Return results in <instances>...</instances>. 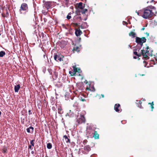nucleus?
<instances>
[{
	"label": "nucleus",
	"mask_w": 157,
	"mask_h": 157,
	"mask_svg": "<svg viewBox=\"0 0 157 157\" xmlns=\"http://www.w3.org/2000/svg\"><path fill=\"white\" fill-rule=\"evenodd\" d=\"M1 114V112L0 111V115Z\"/></svg>",
	"instance_id": "680f3d73"
},
{
	"label": "nucleus",
	"mask_w": 157,
	"mask_h": 157,
	"mask_svg": "<svg viewBox=\"0 0 157 157\" xmlns=\"http://www.w3.org/2000/svg\"><path fill=\"white\" fill-rule=\"evenodd\" d=\"M149 49V48L148 47V46H147L146 48V51L144 49H142L141 50V53L143 55V58L146 59H148L149 58V57L148 56V55L152 56V54H150L149 53V50H148Z\"/></svg>",
	"instance_id": "f03ea898"
},
{
	"label": "nucleus",
	"mask_w": 157,
	"mask_h": 157,
	"mask_svg": "<svg viewBox=\"0 0 157 157\" xmlns=\"http://www.w3.org/2000/svg\"><path fill=\"white\" fill-rule=\"evenodd\" d=\"M47 148L48 149H51L52 147V145L51 143H48L47 145Z\"/></svg>",
	"instance_id": "a878e982"
},
{
	"label": "nucleus",
	"mask_w": 157,
	"mask_h": 157,
	"mask_svg": "<svg viewBox=\"0 0 157 157\" xmlns=\"http://www.w3.org/2000/svg\"><path fill=\"white\" fill-rule=\"evenodd\" d=\"M151 61H153V62H154V60H151Z\"/></svg>",
	"instance_id": "e2e57ef3"
},
{
	"label": "nucleus",
	"mask_w": 157,
	"mask_h": 157,
	"mask_svg": "<svg viewBox=\"0 0 157 157\" xmlns=\"http://www.w3.org/2000/svg\"><path fill=\"white\" fill-rule=\"evenodd\" d=\"M129 36H130L132 37V38H134L136 37V33L133 32H131L129 33Z\"/></svg>",
	"instance_id": "aec40b11"
},
{
	"label": "nucleus",
	"mask_w": 157,
	"mask_h": 157,
	"mask_svg": "<svg viewBox=\"0 0 157 157\" xmlns=\"http://www.w3.org/2000/svg\"><path fill=\"white\" fill-rule=\"evenodd\" d=\"M33 130L34 128L32 126H30L26 129L27 132L28 133H32L33 132Z\"/></svg>",
	"instance_id": "4468645a"
},
{
	"label": "nucleus",
	"mask_w": 157,
	"mask_h": 157,
	"mask_svg": "<svg viewBox=\"0 0 157 157\" xmlns=\"http://www.w3.org/2000/svg\"><path fill=\"white\" fill-rule=\"evenodd\" d=\"M82 33V31L80 30L79 28L75 29V34L77 36H80Z\"/></svg>",
	"instance_id": "6e6552de"
},
{
	"label": "nucleus",
	"mask_w": 157,
	"mask_h": 157,
	"mask_svg": "<svg viewBox=\"0 0 157 157\" xmlns=\"http://www.w3.org/2000/svg\"><path fill=\"white\" fill-rule=\"evenodd\" d=\"M81 39V38L80 37H79V41Z\"/></svg>",
	"instance_id": "4d7b16f0"
},
{
	"label": "nucleus",
	"mask_w": 157,
	"mask_h": 157,
	"mask_svg": "<svg viewBox=\"0 0 157 157\" xmlns=\"http://www.w3.org/2000/svg\"><path fill=\"white\" fill-rule=\"evenodd\" d=\"M80 100L82 101H86V100H85L84 98H81L80 99Z\"/></svg>",
	"instance_id": "4c0bfd02"
},
{
	"label": "nucleus",
	"mask_w": 157,
	"mask_h": 157,
	"mask_svg": "<svg viewBox=\"0 0 157 157\" xmlns=\"http://www.w3.org/2000/svg\"><path fill=\"white\" fill-rule=\"evenodd\" d=\"M44 13H45L44 14L45 15H46V14L47 13V12H44Z\"/></svg>",
	"instance_id": "864d4df0"
},
{
	"label": "nucleus",
	"mask_w": 157,
	"mask_h": 157,
	"mask_svg": "<svg viewBox=\"0 0 157 157\" xmlns=\"http://www.w3.org/2000/svg\"><path fill=\"white\" fill-rule=\"evenodd\" d=\"M44 8L48 10L52 6V2L49 1H43Z\"/></svg>",
	"instance_id": "20e7f679"
},
{
	"label": "nucleus",
	"mask_w": 157,
	"mask_h": 157,
	"mask_svg": "<svg viewBox=\"0 0 157 157\" xmlns=\"http://www.w3.org/2000/svg\"><path fill=\"white\" fill-rule=\"evenodd\" d=\"M41 36H42V38H43V37H44V34L43 33H41Z\"/></svg>",
	"instance_id": "37998d69"
},
{
	"label": "nucleus",
	"mask_w": 157,
	"mask_h": 157,
	"mask_svg": "<svg viewBox=\"0 0 157 157\" xmlns=\"http://www.w3.org/2000/svg\"><path fill=\"white\" fill-rule=\"evenodd\" d=\"M138 15L141 16L144 18L149 19L153 16H156L157 11L156 8L154 6H148L138 12L136 11Z\"/></svg>",
	"instance_id": "f257e3e1"
},
{
	"label": "nucleus",
	"mask_w": 157,
	"mask_h": 157,
	"mask_svg": "<svg viewBox=\"0 0 157 157\" xmlns=\"http://www.w3.org/2000/svg\"><path fill=\"white\" fill-rule=\"evenodd\" d=\"M93 134V137L95 139H98L99 138V134L97 131L94 130Z\"/></svg>",
	"instance_id": "9b49d317"
},
{
	"label": "nucleus",
	"mask_w": 157,
	"mask_h": 157,
	"mask_svg": "<svg viewBox=\"0 0 157 157\" xmlns=\"http://www.w3.org/2000/svg\"><path fill=\"white\" fill-rule=\"evenodd\" d=\"M114 109L116 112H121L122 110L120 107V105L119 104H116L115 105Z\"/></svg>",
	"instance_id": "0eeeda50"
},
{
	"label": "nucleus",
	"mask_w": 157,
	"mask_h": 157,
	"mask_svg": "<svg viewBox=\"0 0 157 157\" xmlns=\"http://www.w3.org/2000/svg\"><path fill=\"white\" fill-rule=\"evenodd\" d=\"M156 62H157V60L156 59Z\"/></svg>",
	"instance_id": "0e129e2a"
},
{
	"label": "nucleus",
	"mask_w": 157,
	"mask_h": 157,
	"mask_svg": "<svg viewBox=\"0 0 157 157\" xmlns=\"http://www.w3.org/2000/svg\"><path fill=\"white\" fill-rule=\"evenodd\" d=\"M73 53H75V52H79L80 51V48L79 47L75 46L72 50Z\"/></svg>",
	"instance_id": "2eb2a0df"
},
{
	"label": "nucleus",
	"mask_w": 157,
	"mask_h": 157,
	"mask_svg": "<svg viewBox=\"0 0 157 157\" xmlns=\"http://www.w3.org/2000/svg\"><path fill=\"white\" fill-rule=\"evenodd\" d=\"M145 34L147 35V36H148L149 35V33H148L147 32H146L145 33Z\"/></svg>",
	"instance_id": "c03bdc74"
},
{
	"label": "nucleus",
	"mask_w": 157,
	"mask_h": 157,
	"mask_svg": "<svg viewBox=\"0 0 157 157\" xmlns=\"http://www.w3.org/2000/svg\"><path fill=\"white\" fill-rule=\"evenodd\" d=\"M87 17H86L84 18V21H86L87 20Z\"/></svg>",
	"instance_id": "09e8293b"
},
{
	"label": "nucleus",
	"mask_w": 157,
	"mask_h": 157,
	"mask_svg": "<svg viewBox=\"0 0 157 157\" xmlns=\"http://www.w3.org/2000/svg\"><path fill=\"white\" fill-rule=\"evenodd\" d=\"M92 90H91L90 88H88V87H86V90H91L92 91H93V92H94L95 91V88H94V87H93L92 88Z\"/></svg>",
	"instance_id": "cd10ccee"
},
{
	"label": "nucleus",
	"mask_w": 157,
	"mask_h": 157,
	"mask_svg": "<svg viewBox=\"0 0 157 157\" xmlns=\"http://www.w3.org/2000/svg\"><path fill=\"white\" fill-rule=\"evenodd\" d=\"M84 150L87 152H89L91 150V148L90 146L87 145L84 147Z\"/></svg>",
	"instance_id": "6ab92c4d"
},
{
	"label": "nucleus",
	"mask_w": 157,
	"mask_h": 157,
	"mask_svg": "<svg viewBox=\"0 0 157 157\" xmlns=\"http://www.w3.org/2000/svg\"><path fill=\"white\" fill-rule=\"evenodd\" d=\"M29 148H30L31 149H33V148H31V145H30L29 146Z\"/></svg>",
	"instance_id": "a18cd8bd"
},
{
	"label": "nucleus",
	"mask_w": 157,
	"mask_h": 157,
	"mask_svg": "<svg viewBox=\"0 0 157 157\" xmlns=\"http://www.w3.org/2000/svg\"><path fill=\"white\" fill-rule=\"evenodd\" d=\"M88 11V10L87 9H84V8L81 11V12L82 14H85L86 12H87Z\"/></svg>",
	"instance_id": "bb28decb"
},
{
	"label": "nucleus",
	"mask_w": 157,
	"mask_h": 157,
	"mask_svg": "<svg viewBox=\"0 0 157 157\" xmlns=\"http://www.w3.org/2000/svg\"><path fill=\"white\" fill-rule=\"evenodd\" d=\"M31 153H32V154H33L34 153V151H32L31 152Z\"/></svg>",
	"instance_id": "6e6d98bb"
},
{
	"label": "nucleus",
	"mask_w": 157,
	"mask_h": 157,
	"mask_svg": "<svg viewBox=\"0 0 157 157\" xmlns=\"http://www.w3.org/2000/svg\"><path fill=\"white\" fill-rule=\"evenodd\" d=\"M137 102L136 104L138 107L141 108V104L142 102L140 101H136Z\"/></svg>",
	"instance_id": "4be33fe9"
},
{
	"label": "nucleus",
	"mask_w": 157,
	"mask_h": 157,
	"mask_svg": "<svg viewBox=\"0 0 157 157\" xmlns=\"http://www.w3.org/2000/svg\"><path fill=\"white\" fill-rule=\"evenodd\" d=\"M140 48H140H140H139V50H138V52H139L140 50Z\"/></svg>",
	"instance_id": "13d9d810"
},
{
	"label": "nucleus",
	"mask_w": 157,
	"mask_h": 157,
	"mask_svg": "<svg viewBox=\"0 0 157 157\" xmlns=\"http://www.w3.org/2000/svg\"><path fill=\"white\" fill-rule=\"evenodd\" d=\"M27 1L26 0H25V1H26H26Z\"/></svg>",
	"instance_id": "69168bd1"
},
{
	"label": "nucleus",
	"mask_w": 157,
	"mask_h": 157,
	"mask_svg": "<svg viewBox=\"0 0 157 157\" xmlns=\"http://www.w3.org/2000/svg\"><path fill=\"white\" fill-rule=\"evenodd\" d=\"M137 48H136L135 49H134V51H137Z\"/></svg>",
	"instance_id": "3c124183"
},
{
	"label": "nucleus",
	"mask_w": 157,
	"mask_h": 157,
	"mask_svg": "<svg viewBox=\"0 0 157 157\" xmlns=\"http://www.w3.org/2000/svg\"><path fill=\"white\" fill-rule=\"evenodd\" d=\"M94 130L93 129L90 128V127L87 129V134H89L90 136H92L93 134Z\"/></svg>",
	"instance_id": "9d476101"
},
{
	"label": "nucleus",
	"mask_w": 157,
	"mask_h": 157,
	"mask_svg": "<svg viewBox=\"0 0 157 157\" xmlns=\"http://www.w3.org/2000/svg\"><path fill=\"white\" fill-rule=\"evenodd\" d=\"M54 59L57 61H63L62 57L59 56H58L57 54H55L54 56Z\"/></svg>",
	"instance_id": "1a4fd4ad"
},
{
	"label": "nucleus",
	"mask_w": 157,
	"mask_h": 157,
	"mask_svg": "<svg viewBox=\"0 0 157 157\" xmlns=\"http://www.w3.org/2000/svg\"><path fill=\"white\" fill-rule=\"evenodd\" d=\"M101 96H102V98H104V94H101Z\"/></svg>",
	"instance_id": "de8ad7c7"
},
{
	"label": "nucleus",
	"mask_w": 157,
	"mask_h": 157,
	"mask_svg": "<svg viewBox=\"0 0 157 157\" xmlns=\"http://www.w3.org/2000/svg\"><path fill=\"white\" fill-rule=\"evenodd\" d=\"M61 48H65L66 46V42L65 41H62L60 43V45Z\"/></svg>",
	"instance_id": "ddd939ff"
},
{
	"label": "nucleus",
	"mask_w": 157,
	"mask_h": 157,
	"mask_svg": "<svg viewBox=\"0 0 157 157\" xmlns=\"http://www.w3.org/2000/svg\"><path fill=\"white\" fill-rule=\"evenodd\" d=\"M2 17H6V16H5L6 15L5 14L2 13Z\"/></svg>",
	"instance_id": "a19ab883"
},
{
	"label": "nucleus",
	"mask_w": 157,
	"mask_h": 157,
	"mask_svg": "<svg viewBox=\"0 0 157 157\" xmlns=\"http://www.w3.org/2000/svg\"><path fill=\"white\" fill-rule=\"evenodd\" d=\"M44 10H43L42 11V13H44V12H44Z\"/></svg>",
	"instance_id": "052dcab7"
},
{
	"label": "nucleus",
	"mask_w": 157,
	"mask_h": 157,
	"mask_svg": "<svg viewBox=\"0 0 157 157\" xmlns=\"http://www.w3.org/2000/svg\"><path fill=\"white\" fill-rule=\"evenodd\" d=\"M81 12V11L78 10H77L75 11V13L77 15H80V13Z\"/></svg>",
	"instance_id": "c85d7f7f"
},
{
	"label": "nucleus",
	"mask_w": 157,
	"mask_h": 157,
	"mask_svg": "<svg viewBox=\"0 0 157 157\" xmlns=\"http://www.w3.org/2000/svg\"><path fill=\"white\" fill-rule=\"evenodd\" d=\"M34 140H32L30 141V144H31V145L33 146H34Z\"/></svg>",
	"instance_id": "7c9ffc66"
},
{
	"label": "nucleus",
	"mask_w": 157,
	"mask_h": 157,
	"mask_svg": "<svg viewBox=\"0 0 157 157\" xmlns=\"http://www.w3.org/2000/svg\"><path fill=\"white\" fill-rule=\"evenodd\" d=\"M148 104L149 105H151V111H153V109L154 108V106H153L154 105L153 101H152L151 103H150V102L149 103H148Z\"/></svg>",
	"instance_id": "b1692460"
},
{
	"label": "nucleus",
	"mask_w": 157,
	"mask_h": 157,
	"mask_svg": "<svg viewBox=\"0 0 157 157\" xmlns=\"http://www.w3.org/2000/svg\"><path fill=\"white\" fill-rule=\"evenodd\" d=\"M5 16H6V17L7 18L9 16V12L7 10H6V14H5Z\"/></svg>",
	"instance_id": "f704fd0d"
},
{
	"label": "nucleus",
	"mask_w": 157,
	"mask_h": 157,
	"mask_svg": "<svg viewBox=\"0 0 157 157\" xmlns=\"http://www.w3.org/2000/svg\"><path fill=\"white\" fill-rule=\"evenodd\" d=\"M77 18V20H78V21L79 22H80L82 21L81 17V16H78L77 17V16H75L74 17V19H75V18Z\"/></svg>",
	"instance_id": "393cba45"
},
{
	"label": "nucleus",
	"mask_w": 157,
	"mask_h": 157,
	"mask_svg": "<svg viewBox=\"0 0 157 157\" xmlns=\"http://www.w3.org/2000/svg\"><path fill=\"white\" fill-rule=\"evenodd\" d=\"M146 40L145 37H143L140 38L136 36V38L135 41L137 43L140 44V47L141 48L143 45V44L146 42Z\"/></svg>",
	"instance_id": "7ed1b4c3"
},
{
	"label": "nucleus",
	"mask_w": 157,
	"mask_h": 157,
	"mask_svg": "<svg viewBox=\"0 0 157 157\" xmlns=\"http://www.w3.org/2000/svg\"><path fill=\"white\" fill-rule=\"evenodd\" d=\"M28 9V6L27 4L25 3H22L20 8V11H27Z\"/></svg>",
	"instance_id": "39448f33"
},
{
	"label": "nucleus",
	"mask_w": 157,
	"mask_h": 157,
	"mask_svg": "<svg viewBox=\"0 0 157 157\" xmlns=\"http://www.w3.org/2000/svg\"><path fill=\"white\" fill-rule=\"evenodd\" d=\"M140 76H143L144 75H144V74H142V75L140 74Z\"/></svg>",
	"instance_id": "603ef678"
},
{
	"label": "nucleus",
	"mask_w": 157,
	"mask_h": 157,
	"mask_svg": "<svg viewBox=\"0 0 157 157\" xmlns=\"http://www.w3.org/2000/svg\"><path fill=\"white\" fill-rule=\"evenodd\" d=\"M1 35V33H0V36Z\"/></svg>",
	"instance_id": "338daca9"
},
{
	"label": "nucleus",
	"mask_w": 157,
	"mask_h": 157,
	"mask_svg": "<svg viewBox=\"0 0 157 157\" xmlns=\"http://www.w3.org/2000/svg\"><path fill=\"white\" fill-rule=\"evenodd\" d=\"M7 151V150L6 148H4L2 149V152L3 153H6Z\"/></svg>",
	"instance_id": "473e14b6"
},
{
	"label": "nucleus",
	"mask_w": 157,
	"mask_h": 157,
	"mask_svg": "<svg viewBox=\"0 0 157 157\" xmlns=\"http://www.w3.org/2000/svg\"><path fill=\"white\" fill-rule=\"evenodd\" d=\"M21 88L19 84H17L14 86V91L15 92H18L19 89Z\"/></svg>",
	"instance_id": "dca6fc26"
},
{
	"label": "nucleus",
	"mask_w": 157,
	"mask_h": 157,
	"mask_svg": "<svg viewBox=\"0 0 157 157\" xmlns=\"http://www.w3.org/2000/svg\"><path fill=\"white\" fill-rule=\"evenodd\" d=\"M77 5V7L81 10H82L84 7L82 5V2L78 3Z\"/></svg>",
	"instance_id": "f3484780"
},
{
	"label": "nucleus",
	"mask_w": 157,
	"mask_h": 157,
	"mask_svg": "<svg viewBox=\"0 0 157 157\" xmlns=\"http://www.w3.org/2000/svg\"><path fill=\"white\" fill-rule=\"evenodd\" d=\"M144 29H145V27H144H144H143L142 28V30H144Z\"/></svg>",
	"instance_id": "49530a36"
},
{
	"label": "nucleus",
	"mask_w": 157,
	"mask_h": 157,
	"mask_svg": "<svg viewBox=\"0 0 157 157\" xmlns=\"http://www.w3.org/2000/svg\"><path fill=\"white\" fill-rule=\"evenodd\" d=\"M6 55L5 52L4 51L0 52V57H2Z\"/></svg>",
	"instance_id": "5701e85b"
},
{
	"label": "nucleus",
	"mask_w": 157,
	"mask_h": 157,
	"mask_svg": "<svg viewBox=\"0 0 157 157\" xmlns=\"http://www.w3.org/2000/svg\"><path fill=\"white\" fill-rule=\"evenodd\" d=\"M28 112H29V115H31V114H32V112H31V110H29V111H28Z\"/></svg>",
	"instance_id": "ea45409f"
},
{
	"label": "nucleus",
	"mask_w": 157,
	"mask_h": 157,
	"mask_svg": "<svg viewBox=\"0 0 157 157\" xmlns=\"http://www.w3.org/2000/svg\"><path fill=\"white\" fill-rule=\"evenodd\" d=\"M85 119L83 115L81 116L80 118H78L77 120V122L78 124H81L82 123H85Z\"/></svg>",
	"instance_id": "423d86ee"
},
{
	"label": "nucleus",
	"mask_w": 157,
	"mask_h": 157,
	"mask_svg": "<svg viewBox=\"0 0 157 157\" xmlns=\"http://www.w3.org/2000/svg\"><path fill=\"white\" fill-rule=\"evenodd\" d=\"M71 14V13H68V15L67 16L66 18L68 20H69L71 18V16H70V15Z\"/></svg>",
	"instance_id": "c756f323"
},
{
	"label": "nucleus",
	"mask_w": 157,
	"mask_h": 157,
	"mask_svg": "<svg viewBox=\"0 0 157 157\" xmlns=\"http://www.w3.org/2000/svg\"><path fill=\"white\" fill-rule=\"evenodd\" d=\"M63 137L64 138V140L66 143H70V140L68 138L67 136L65 135L63 136Z\"/></svg>",
	"instance_id": "a211bd4d"
},
{
	"label": "nucleus",
	"mask_w": 157,
	"mask_h": 157,
	"mask_svg": "<svg viewBox=\"0 0 157 157\" xmlns=\"http://www.w3.org/2000/svg\"><path fill=\"white\" fill-rule=\"evenodd\" d=\"M146 61H145V60H144V61H143V63H146Z\"/></svg>",
	"instance_id": "bf43d9fd"
},
{
	"label": "nucleus",
	"mask_w": 157,
	"mask_h": 157,
	"mask_svg": "<svg viewBox=\"0 0 157 157\" xmlns=\"http://www.w3.org/2000/svg\"><path fill=\"white\" fill-rule=\"evenodd\" d=\"M136 56L138 57H139L141 56V54L140 53L138 54Z\"/></svg>",
	"instance_id": "79ce46f5"
},
{
	"label": "nucleus",
	"mask_w": 157,
	"mask_h": 157,
	"mask_svg": "<svg viewBox=\"0 0 157 157\" xmlns=\"http://www.w3.org/2000/svg\"><path fill=\"white\" fill-rule=\"evenodd\" d=\"M58 113L60 114H62L63 113V111L62 108L61 106H59L58 108Z\"/></svg>",
	"instance_id": "412c9836"
},
{
	"label": "nucleus",
	"mask_w": 157,
	"mask_h": 157,
	"mask_svg": "<svg viewBox=\"0 0 157 157\" xmlns=\"http://www.w3.org/2000/svg\"><path fill=\"white\" fill-rule=\"evenodd\" d=\"M72 68L73 69L74 73L73 75H75L76 72H79V71L80 70L79 68H77L75 65L73 66H72Z\"/></svg>",
	"instance_id": "f8f14e48"
},
{
	"label": "nucleus",
	"mask_w": 157,
	"mask_h": 157,
	"mask_svg": "<svg viewBox=\"0 0 157 157\" xmlns=\"http://www.w3.org/2000/svg\"><path fill=\"white\" fill-rule=\"evenodd\" d=\"M72 113L73 114V113L72 112H71V110H69V112L67 113V114L69 115L70 116H72Z\"/></svg>",
	"instance_id": "72a5a7b5"
},
{
	"label": "nucleus",
	"mask_w": 157,
	"mask_h": 157,
	"mask_svg": "<svg viewBox=\"0 0 157 157\" xmlns=\"http://www.w3.org/2000/svg\"><path fill=\"white\" fill-rule=\"evenodd\" d=\"M87 142V140H85L83 141V144H86Z\"/></svg>",
	"instance_id": "e433bc0d"
},
{
	"label": "nucleus",
	"mask_w": 157,
	"mask_h": 157,
	"mask_svg": "<svg viewBox=\"0 0 157 157\" xmlns=\"http://www.w3.org/2000/svg\"><path fill=\"white\" fill-rule=\"evenodd\" d=\"M75 25L77 26L78 25V24L76 23L75 24Z\"/></svg>",
	"instance_id": "5fc2aeb1"
},
{
	"label": "nucleus",
	"mask_w": 157,
	"mask_h": 157,
	"mask_svg": "<svg viewBox=\"0 0 157 157\" xmlns=\"http://www.w3.org/2000/svg\"><path fill=\"white\" fill-rule=\"evenodd\" d=\"M69 74L71 75V76H75V75H73V74L74 73V71L72 72H71V71H69Z\"/></svg>",
	"instance_id": "c9c22d12"
},
{
	"label": "nucleus",
	"mask_w": 157,
	"mask_h": 157,
	"mask_svg": "<svg viewBox=\"0 0 157 157\" xmlns=\"http://www.w3.org/2000/svg\"><path fill=\"white\" fill-rule=\"evenodd\" d=\"M133 58H134V59H137V57H136V56H133Z\"/></svg>",
	"instance_id": "8fccbe9b"
},
{
	"label": "nucleus",
	"mask_w": 157,
	"mask_h": 157,
	"mask_svg": "<svg viewBox=\"0 0 157 157\" xmlns=\"http://www.w3.org/2000/svg\"><path fill=\"white\" fill-rule=\"evenodd\" d=\"M48 71L49 73L50 74L52 75V71L51 69L48 68Z\"/></svg>",
	"instance_id": "2f4dec72"
},
{
	"label": "nucleus",
	"mask_w": 157,
	"mask_h": 157,
	"mask_svg": "<svg viewBox=\"0 0 157 157\" xmlns=\"http://www.w3.org/2000/svg\"><path fill=\"white\" fill-rule=\"evenodd\" d=\"M133 53L135 55H136V56H137V54H138V53H137V52H136V51H134V52H133Z\"/></svg>",
	"instance_id": "58836bf2"
}]
</instances>
